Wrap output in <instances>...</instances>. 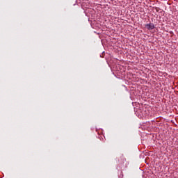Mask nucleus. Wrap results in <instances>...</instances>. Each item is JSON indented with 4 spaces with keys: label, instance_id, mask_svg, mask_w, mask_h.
Returning <instances> with one entry per match:
<instances>
[{
    "label": "nucleus",
    "instance_id": "nucleus-1",
    "mask_svg": "<svg viewBox=\"0 0 178 178\" xmlns=\"http://www.w3.org/2000/svg\"><path fill=\"white\" fill-rule=\"evenodd\" d=\"M145 27L147 29V30H154L155 29V25H154L152 23H149L146 24Z\"/></svg>",
    "mask_w": 178,
    "mask_h": 178
}]
</instances>
